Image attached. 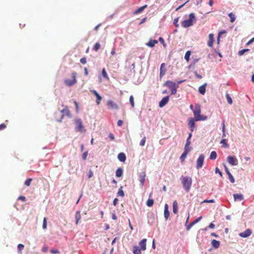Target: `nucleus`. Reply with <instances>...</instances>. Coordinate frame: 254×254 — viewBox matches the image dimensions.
Instances as JSON below:
<instances>
[{"instance_id":"obj_1","label":"nucleus","mask_w":254,"mask_h":254,"mask_svg":"<svg viewBox=\"0 0 254 254\" xmlns=\"http://www.w3.org/2000/svg\"><path fill=\"white\" fill-rule=\"evenodd\" d=\"M183 188L186 192H188L192 185V179L190 177L182 176L180 178Z\"/></svg>"},{"instance_id":"obj_2","label":"nucleus","mask_w":254,"mask_h":254,"mask_svg":"<svg viewBox=\"0 0 254 254\" xmlns=\"http://www.w3.org/2000/svg\"><path fill=\"white\" fill-rule=\"evenodd\" d=\"M196 20L194 13H191L189 15V18L182 22V26L184 28H188L192 26L194 22Z\"/></svg>"},{"instance_id":"obj_3","label":"nucleus","mask_w":254,"mask_h":254,"mask_svg":"<svg viewBox=\"0 0 254 254\" xmlns=\"http://www.w3.org/2000/svg\"><path fill=\"white\" fill-rule=\"evenodd\" d=\"M75 124V130L77 131L82 132L85 131V129L83 125L82 120L78 118H76L74 120Z\"/></svg>"},{"instance_id":"obj_4","label":"nucleus","mask_w":254,"mask_h":254,"mask_svg":"<svg viewBox=\"0 0 254 254\" xmlns=\"http://www.w3.org/2000/svg\"><path fill=\"white\" fill-rule=\"evenodd\" d=\"M60 112L63 114L61 115V117L60 119H57V121L59 123H61L62 120L64 117V115L68 117L69 118H71V115L70 113L69 110H68V107L67 106H65V108L61 110Z\"/></svg>"},{"instance_id":"obj_5","label":"nucleus","mask_w":254,"mask_h":254,"mask_svg":"<svg viewBox=\"0 0 254 254\" xmlns=\"http://www.w3.org/2000/svg\"><path fill=\"white\" fill-rule=\"evenodd\" d=\"M76 73L73 72L71 73L72 79H66L64 80V83L68 86H71L76 82Z\"/></svg>"},{"instance_id":"obj_6","label":"nucleus","mask_w":254,"mask_h":254,"mask_svg":"<svg viewBox=\"0 0 254 254\" xmlns=\"http://www.w3.org/2000/svg\"><path fill=\"white\" fill-rule=\"evenodd\" d=\"M204 160V156L203 154H200L196 161V168L199 169L202 167Z\"/></svg>"},{"instance_id":"obj_7","label":"nucleus","mask_w":254,"mask_h":254,"mask_svg":"<svg viewBox=\"0 0 254 254\" xmlns=\"http://www.w3.org/2000/svg\"><path fill=\"white\" fill-rule=\"evenodd\" d=\"M166 64L165 63L161 64L160 67V74L159 77L161 79L165 75L167 71V68H166Z\"/></svg>"},{"instance_id":"obj_8","label":"nucleus","mask_w":254,"mask_h":254,"mask_svg":"<svg viewBox=\"0 0 254 254\" xmlns=\"http://www.w3.org/2000/svg\"><path fill=\"white\" fill-rule=\"evenodd\" d=\"M196 121L195 118H190L189 119L188 126L191 132H193L195 128V122Z\"/></svg>"},{"instance_id":"obj_9","label":"nucleus","mask_w":254,"mask_h":254,"mask_svg":"<svg viewBox=\"0 0 254 254\" xmlns=\"http://www.w3.org/2000/svg\"><path fill=\"white\" fill-rule=\"evenodd\" d=\"M227 161L232 166L236 165L238 164V160L235 156H228L227 157Z\"/></svg>"},{"instance_id":"obj_10","label":"nucleus","mask_w":254,"mask_h":254,"mask_svg":"<svg viewBox=\"0 0 254 254\" xmlns=\"http://www.w3.org/2000/svg\"><path fill=\"white\" fill-rule=\"evenodd\" d=\"M145 177H146L145 172L142 171L139 173V180L140 182V185L141 187H143L144 185Z\"/></svg>"},{"instance_id":"obj_11","label":"nucleus","mask_w":254,"mask_h":254,"mask_svg":"<svg viewBox=\"0 0 254 254\" xmlns=\"http://www.w3.org/2000/svg\"><path fill=\"white\" fill-rule=\"evenodd\" d=\"M170 96L169 95L163 97L159 102V107L162 108L164 107L169 102Z\"/></svg>"},{"instance_id":"obj_12","label":"nucleus","mask_w":254,"mask_h":254,"mask_svg":"<svg viewBox=\"0 0 254 254\" xmlns=\"http://www.w3.org/2000/svg\"><path fill=\"white\" fill-rule=\"evenodd\" d=\"M90 91L93 93L94 94V95L96 96V104L97 105H99L100 103V101L102 100V96L98 93V92L95 90V89H93V90H90Z\"/></svg>"},{"instance_id":"obj_13","label":"nucleus","mask_w":254,"mask_h":254,"mask_svg":"<svg viewBox=\"0 0 254 254\" xmlns=\"http://www.w3.org/2000/svg\"><path fill=\"white\" fill-rule=\"evenodd\" d=\"M193 113L194 115V118L199 115L201 113L200 106L199 104H195L194 110H193Z\"/></svg>"},{"instance_id":"obj_14","label":"nucleus","mask_w":254,"mask_h":254,"mask_svg":"<svg viewBox=\"0 0 254 254\" xmlns=\"http://www.w3.org/2000/svg\"><path fill=\"white\" fill-rule=\"evenodd\" d=\"M252 233V230L250 229H248L246 230L245 231L240 233L239 234V236L241 237L246 238L249 237L251 235Z\"/></svg>"},{"instance_id":"obj_15","label":"nucleus","mask_w":254,"mask_h":254,"mask_svg":"<svg viewBox=\"0 0 254 254\" xmlns=\"http://www.w3.org/2000/svg\"><path fill=\"white\" fill-rule=\"evenodd\" d=\"M107 106L110 109H117L118 108L117 104L112 100H108L107 103Z\"/></svg>"},{"instance_id":"obj_16","label":"nucleus","mask_w":254,"mask_h":254,"mask_svg":"<svg viewBox=\"0 0 254 254\" xmlns=\"http://www.w3.org/2000/svg\"><path fill=\"white\" fill-rule=\"evenodd\" d=\"M224 168H225V171L226 174L228 176L230 181L232 183H234L235 181V179L234 178L233 175L231 174V173L229 171L228 168H227V167L226 165L224 166Z\"/></svg>"},{"instance_id":"obj_17","label":"nucleus","mask_w":254,"mask_h":254,"mask_svg":"<svg viewBox=\"0 0 254 254\" xmlns=\"http://www.w3.org/2000/svg\"><path fill=\"white\" fill-rule=\"evenodd\" d=\"M146 241L147 240L146 239H143L139 243V249L142 251H145L146 249Z\"/></svg>"},{"instance_id":"obj_18","label":"nucleus","mask_w":254,"mask_h":254,"mask_svg":"<svg viewBox=\"0 0 254 254\" xmlns=\"http://www.w3.org/2000/svg\"><path fill=\"white\" fill-rule=\"evenodd\" d=\"M233 197L235 201H242L244 199V195L242 193H234L233 194Z\"/></svg>"},{"instance_id":"obj_19","label":"nucleus","mask_w":254,"mask_h":254,"mask_svg":"<svg viewBox=\"0 0 254 254\" xmlns=\"http://www.w3.org/2000/svg\"><path fill=\"white\" fill-rule=\"evenodd\" d=\"M118 160L122 162H125L127 157L126 154L124 152H121L118 155Z\"/></svg>"},{"instance_id":"obj_20","label":"nucleus","mask_w":254,"mask_h":254,"mask_svg":"<svg viewBox=\"0 0 254 254\" xmlns=\"http://www.w3.org/2000/svg\"><path fill=\"white\" fill-rule=\"evenodd\" d=\"M214 41V35L212 33H210L209 35V40L207 43V45L209 47H212Z\"/></svg>"},{"instance_id":"obj_21","label":"nucleus","mask_w":254,"mask_h":254,"mask_svg":"<svg viewBox=\"0 0 254 254\" xmlns=\"http://www.w3.org/2000/svg\"><path fill=\"white\" fill-rule=\"evenodd\" d=\"M164 215L165 218L166 220L168 219L170 216V212L169 210V207L167 204H166L165 205Z\"/></svg>"},{"instance_id":"obj_22","label":"nucleus","mask_w":254,"mask_h":254,"mask_svg":"<svg viewBox=\"0 0 254 254\" xmlns=\"http://www.w3.org/2000/svg\"><path fill=\"white\" fill-rule=\"evenodd\" d=\"M158 43V41L157 40H152L150 39L148 43L146 44V45L150 48H153L155 46V44Z\"/></svg>"},{"instance_id":"obj_23","label":"nucleus","mask_w":254,"mask_h":254,"mask_svg":"<svg viewBox=\"0 0 254 254\" xmlns=\"http://www.w3.org/2000/svg\"><path fill=\"white\" fill-rule=\"evenodd\" d=\"M141 250L139 249V247L134 245L132 248V252L133 254H141Z\"/></svg>"},{"instance_id":"obj_24","label":"nucleus","mask_w":254,"mask_h":254,"mask_svg":"<svg viewBox=\"0 0 254 254\" xmlns=\"http://www.w3.org/2000/svg\"><path fill=\"white\" fill-rule=\"evenodd\" d=\"M211 244L214 249H218L220 246V243L219 241L213 239L211 241Z\"/></svg>"},{"instance_id":"obj_25","label":"nucleus","mask_w":254,"mask_h":254,"mask_svg":"<svg viewBox=\"0 0 254 254\" xmlns=\"http://www.w3.org/2000/svg\"><path fill=\"white\" fill-rule=\"evenodd\" d=\"M176 84V83L173 82L171 80H167L163 84L164 86H167L170 89L172 88L173 86H175Z\"/></svg>"},{"instance_id":"obj_26","label":"nucleus","mask_w":254,"mask_h":254,"mask_svg":"<svg viewBox=\"0 0 254 254\" xmlns=\"http://www.w3.org/2000/svg\"><path fill=\"white\" fill-rule=\"evenodd\" d=\"M206 83H204V84L201 85L198 88V92L200 94L202 95H204L206 92Z\"/></svg>"},{"instance_id":"obj_27","label":"nucleus","mask_w":254,"mask_h":254,"mask_svg":"<svg viewBox=\"0 0 254 254\" xmlns=\"http://www.w3.org/2000/svg\"><path fill=\"white\" fill-rule=\"evenodd\" d=\"M173 212L175 214H177L178 212V204L176 200L173 202Z\"/></svg>"},{"instance_id":"obj_28","label":"nucleus","mask_w":254,"mask_h":254,"mask_svg":"<svg viewBox=\"0 0 254 254\" xmlns=\"http://www.w3.org/2000/svg\"><path fill=\"white\" fill-rule=\"evenodd\" d=\"M152 193L151 192L149 194V197H150L151 196ZM154 201L153 199L149 198L146 201V205L148 207H152L154 204Z\"/></svg>"},{"instance_id":"obj_29","label":"nucleus","mask_w":254,"mask_h":254,"mask_svg":"<svg viewBox=\"0 0 254 254\" xmlns=\"http://www.w3.org/2000/svg\"><path fill=\"white\" fill-rule=\"evenodd\" d=\"M147 7V5L145 4L144 5L138 8H137L134 12L133 13L135 14H139L141 12H142L145 8H146Z\"/></svg>"},{"instance_id":"obj_30","label":"nucleus","mask_w":254,"mask_h":254,"mask_svg":"<svg viewBox=\"0 0 254 254\" xmlns=\"http://www.w3.org/2000/svg\"><path fill=\"white\" fill-rule=\"evenodd\" d=\"M196 121H205L207 120V117L204 115H201L200 114L196 116L195 118Z\"/></svg>"},{"instance_id":"obj_31","label":"nucleus","mask_w":254,"mask_h":254,"mask_svg":"<svg viewBox=\"0 0 254 254\" xmlns=\"http://www.w3.org/2000/svg\"><path fill=\"white\" fill-rule=\"evenodd\" d=\"M123 170L122 168H118L116 171V176L120 178L123 176Z\"/></svg>"},{"instance_id":"obj_32","label":"nucleus","mask_w":254,"mask_h":254,"mask_svg":"<svg viewBox=\"0 0 254 254\" xmlns=\"http://www.w3.org/2000/svg\"><path fill=\"white\" fill-rule=\"evenodd\" d=\"M189 219V214L188 215V218L187 219V221H186V224H185L187 230H189L194 225V223L193 222V221L191 222L190 223L189 225H187Z\"/></svg>"},{"instance_id":"obj_33","label":"nucleus","mask_w":254,"mask_h":254,"mask_svg":"<svg viewBox=\"0 0 254 254\" xmlns=\"http://www.w3.org/2000/svg\"><path fill=\"white\" fill-rule=\"evenodd\" d=\"M75 224L77 225L78 223L79 220L81 219V215L80 211H77L76 212L75 214Z\"/></svg>"},{"instance_id":"obj_34","label":"nucleus","mask_w":254,"mask_h":254,"mask_svg":"<svg viewBox=\"0 0 254 254\" xmlns=\"http://www.w3.org/2000/svg\"><path fill=\"white\" fill-rule=\"evenodd\" d=\"M118 196H120L122 197H124L125 196V193L123 190V187L121 186L119 189L118 192L117 193Z\"/></svg>"},{"instance_id":"obj_35","label":"nucleus","mask_w":254,"mask_h":254,"mask_svg":"<svg viewBox=\"0 0 254 254\" xmlns=\"http://www.w3.org/2000/svg\"><path fill=\"white\" fill-rule=\"evenodd\" d=\"M217 157V153L215 151H213L210 153L209 158L211 160H215Z\"/></svg>"},{"instance_id":"obj_36","label":"nucleus","mask_w":254,"mask_h":254,"mask_svg":"<svg viewBox=\"0 0 254 254\" xmlns=\"http://www.w3.org/2000/svg\"><path fill=\"white\" fill-rule=\"evenodd\" d=\"M177 88H178V85H177V84H176L175 86H173L172 88H171L170 89L171 90L172 95H175L176 94L177 91Z\"/></svg>"},{"instance_id":"obj_37","label":"nucleus","mask_w":254,"mask_h":254,"mask_svg":"<svg viewBox=\"0 0 254 254\" xmlns=\"http://www.w3.org/2000/svg\"><path fill=\"white\" fill-rule=\"evenodd\" d=\"M220 143L222 144V146L225 148H228L229 147L228 144L226 142V139L222 138L220 141Z\"/></svg>"},{"instance_id":"obj_38","label":"nucleus","mask_w":254,"mask_h":254,"mask_svg":"<svg viewBox=\"0 0 254 254\" xmlns=\"http://www.w3.org/2000/svg\"><path fill=\"white\" fill-rule=\"evenodd\" d=\"M228 16L230 17V22H234L236 19V17H235V15L234 13H233L232 12H231L230 13L228 14Z\"/></svg>"},{"instance_id":"obj_39","label":"nucleus","mask_w":254,"mask_h":254,"mask_svg":"<svg viewBox=\"0 0 254 254\" xmlns=\"http://www.w3.org/2000/svg\"><path fill=\"white\" fill-rule=\"evenodd\" d=\"M226 97L228 103L230 105H231L233 103V100H232V99L230 95L228 93H227L226 94Z\"/></svg>"},{"instance_id":"obj_40","label":"nucleus","mask_w":254,"mask_h":254,"mask_svg":"<svg viewBox=\"0 0 254 254\" xmlns=\"http://www.w3.org/2000/svg\"><path fill=\"white\" fill-rule=\"evenodd\" d=\"M191 54V52L190 51H188L185 55V59L187 61L189 62L190 58V56Z\"/></svg>"},{"instance_id":"obj_41","label":"nucleus","mask_w":254,"mask_h":254,"mask_svg":"<svg viewBox=\"0 0 254 254\" xmlns=\"http://www.w3.org/2000/svg\"><path fill=\"white\" fill-rule=\"evenodd\" d=\"M129 100L131 107L133 108L134 107V98L132 95L130 96Z\"/></svg>"},{"instance_id":"obj_42","label":"nucleus","mask_w":254,"mask_h":254,"mask_svg":"<svg viewBox=\"0 0 254 254\" xmlns=\"http://www.w3.org/2000/svg\"><path fill=\"white\" fill-rule=\"evenodd\" d=\"M250 51V49H242L240 51H239L238 52V55L239 56H242L246 52H248Z\"/></svg>"},{"instance_id":"obj_43","label":"nucleus","mask_w":254,"mask_h":254,"mask_svg":"<svg viewBox=\"0 0 254 254\" xmlns=\"http://www.w3.org/2000/svg\"><path fill=\"white\" fill-rule=\"evenodd\" d=\"M188 153H186V152H183V153L182 154L180 158V159L181 160V161L182 162L184 161V160L186 158V157L188 155Z\"/></svg>"},{"instance_id":"obj_44","label":"nucleus","mask_w":254,"mask_h":254,"mask_svg":"<svg viewBox=\"0 0 254 254\" xmlns=\"http://www.w3.org/2000/svg\"><path fill=\"white\" fill-rule=\"evenodd\" d=\"M102 74L104 78H105V79H108L109 77H108V74L105 70V68H103L102 70Z\"/></svg>"},{"instance_id":"obj_45","label":"nucleus","mask_w":254,"mask_h":254,"mask_svg":"<svg viewBox=\"0 0 254 254\" xmlns=\"http://www.w3.org/2000/svg\"><path fill=\"white\" fill-rule=\"evenodd\" d=\"M226 136V129L224 122L222 123V137H225Z\"/></svg>"},{"instance_id":"obj_46","label":"nucleus","mask_w":254,"mask_h":254,"mask_svg":"<svg viewBox=\"0 0 254 254\" xmlns=\"http://www.w3.org/2000/svg\"><path fill=\"white\" fill-rule=\"evenodd\" d=\"M32 181V179L28 178L24 182V185L26 186H29L31 184V182Z\"/></svg>"},{"instance_id":"obj_47","label":"nucleus","mask_w":254,"mask_h":254,"mask_svg":"<svg viewBox=\"0 0 254 254\" xmlns=\"http://www.w3.org/2000/svg\"><path fill=\"white\" fill-rule=\"evenodd\" d=\"M179 19V17H177L174 19L173 24L176 27H178L179 26L178 24Z\"/></svg>"},{"instance_id":"obj_48","label":"nucleus","mask_w":254,"mask_h":254,"mask_svg":"<svg viewBox=\"0 0 254 254\" xmlns=\"http://www.w3.org/2000/svg\"><path fill=\"white\" fill-rule=\"evenodd\" d=\"M100 47V44L99 43H96L94 47H93V50L95 51H97Z\"/></svg>"},{"instance_id":"obj_49","label":"nucleus","mask_w":254,"mask_h":254,"mask_svg":"<svg viewBox=\"0 0 254 254\" xmlns=\"http://www.w3.org/2000/svg\"><path fill=\"white\" fill-rule=\"evenodd\" d=\"M191 149V147L190 146H185L184 152H186V153H189Z\"/></svg>"},{"instance_id":"obj_50","label":"nucleus","mask_w":254,"mask_h":254,"mask_svg":"<svg viewBox=\"0 0 254 254\" xmlns=\"http://www.w3.org/2000/svg\"><path fill=\"white\" fill-rule=\"evenodd\" d=\"M47 226V219L46 217H44V219H43V226H42L43 229H46Z\"/></svg>"},{"instance_id":"obj_51","label":"nucleus","mask_w":254,"mask_h":254,"mask_svg":"<svg viewBox=\"0 0 254 254\" xmlns=\"http://www.w3.org/2000/svg\"><path fill=\"white\" fill-rule=\"evenodd\" d=\"M145 141H146V137L144 136L143 137V138H142V139L141 140V141L139 143V145L141 146H144L145 145Z\"/></svg>"},{"instance_id":"obj_52","label":"nucleus","mask_w":254,"mask_h":254,"mask_svg":"<svg viewBox=\"0 0 254 254\" xmlns=\"http://www.w3.org/2000/svg\"><path fill=\"white\" fill-rule=\"evenodd\" d=\"M215 173L219 174V175H220V176L221 177H222L223 176V174H222V172L220 171V170H219V169L218 167H216L215 168Z\"/></svg>"},{"instance_id":"obj_53","label":"nucleus","mask_w":254,"mask_h":254,"mask_svg":"<svg viewBox=\"0 0 254 254\" xmlns=\"http://www.w3.org/2000/svg\"><path fill=\"white\" fill-rule=\"evenodd\" d=\"M24 247V246L23 244H18L17 246L18 251V252L21 251L23 249Z\"/></svg>"},{"instance_id":"obj_54","label":"nucleus","mask_w":254,"mask_h":254,"mask_svg":"<svg viewBox=\"0 0 254 254\" xmlns=\"http://www.w3.org/2000/svg\"><path fill=\"white\" fill-rule=\"evenodd\" d=\"M80 62L82 64H85L87 62L86 58L85 57L81 58L80 60Z\"/></svg>"},{"instance_id":"obj_55","label":"nucleus","mask_w":254,"mask_h":254,"mask_svg":"<svg viewBox=\"0 0 254 254\" xmlns=\"http://www.w3.org/2000/svg\"><path fill=\"white\" fill-rule=\"evenodd\" d=\"M88 155V151H85L82 154V159L85 160L87 158V156Z\"/></svg>"},{"instance_id":"obj_56","label":"nucleus","mask_w":254,"mask_h":254,"mask_svg":"<svg viewBox=\"0 0 254 254\" xmlns=\"http://www.w3.org/2000/svg\"><path fill=\"white\" fill-rule=\"evenodd\" d=\"M227 33V31L226 30H222L219 32L218 36L219 37H221L222 34H225Z\"/></svg>"},{"instance_id":"obj_57","label":"nucleus","mask_w":254,"mask_h":254,"mask_svg":"<svg viewBox=\"0 0 254 254\" xmlns=\"http://www.w3.org/2000/svg\"><path fill=\"white\" fill-rule=\"evenodd\" d=\"M253 42H254V37L252 38L251 39H250L247 43L246 46H248L251 44H252Z\"/></svg>"},{"instance_id":"obj_58","label":"nucleus","mask_w":254,"mask_h":254,"mask_svg":"<svg viewBox=\"0 0 254 254\" xmlns=\"http://www.w3.org/2000/svg\"><path fill=\"white\" fill-rule=\"evenodd\" d=\"M201 219H202V216H201L198 217L197 218H196L195 220H194L193 221V222L194 223V224H195L197 223H198Z\"/></svg>"},{"instance_id":"obj_59","label":"nucleus","mask_w":254,"mask_h":254,"mask_svg":"<svg viewBox=\"0 0 254 254\" xmlns=\"http://www.w3.org/2000/svg\"><path fill=\"white\" fill-rule=\"evenodd\" d=\"M93 176V173L91 170H90L89 171L88 174V178H91Z\"/></svg>"},{"instance_id":"obj_60","label":"nucleus","mask_w":254,"mask_h":254,"mask_svg":"<svg viewBox=\"0 0 254 254\" xmlns=\"http://www.w3.org/2000/svg\"><path fill=\"white\" fill-rule=\"evenodd\" d=\"M108 137L112 140H113L115 139V136H114V134L111 133L109 134Z\"/></svg>"},{"instance_id":"obj_61","label":"nucleus","mask_w":254,"mask_h":254,"mask_svg":"<svg viewBox=\"0 0 254 254\" xmlns=\"http://www.w3.org/2000/svg\"><path fill=\"white\" fill-rule=\"evenodd\" d=\"M119 200L117 198H115L114 200H113V204L114 205V206H116L117 205V203H118V202Z\"/></svg>"},{"instance_id":"obj_62","label":"nucleus","mask_w":254,"mask_h":254,"mask_svg":"<svg viewBox=\"0 0 254 254\" xmlns=\"http://www.w3.org/2000/svg\"><path fill=\"white\" fill-rule=\"evenodd\" d=\"M123 121L122 120H118V121L117 122V125L119 127H121L123 125Z\"/></svg>"},{"instance_id":"obj_63","label":"nucleus","mask_w":254,"mask_h":254,"mask_svg":"<svg viewBox=\"0 0 254 254\" xmlns=\"http://www.w3.org/2000/svg\"><path fill=\"white\" fill-rule=\"evenodd\" d=\"M6 127V125L4 124H1L0 125V130L4 129Z\"/></svg>"},{"instance_id":"obj_64","label":"nucleus","mask_w":254,"mask_h":254,"mask_svg":"<svg viewBox=\"0 0 254 254\" xmlns=\"http://www.w3.org/2000/svg\"><path fill=\"white\" fill-rule=\"evenodd\" d=\"M51 253L52 254H58L59 253V251L56 249H52L51 250Z\"/></svg>"}]
</instances>
